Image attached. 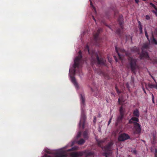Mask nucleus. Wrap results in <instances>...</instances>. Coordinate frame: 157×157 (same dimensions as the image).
I'll return each mask as SVG.
<instances>
[{"instance_id": "nucleus-36", "label": "nucleus", "mask_w": 157, "mask_h": 157, "mask_svg": "<svg viewBox=\"0 0 157 157\" xmlns=\"http://www.w3.org/2000/svg\"><path fill=\"white\" fill-rule=\"evenodd\" d=\"M121 98H119L118 99V102L119 103H120L121 102Z\"/></svg>"}, {"instance_id": "nucleus-39", "label": "nucleus", "mask_w": 157, "mask_h": 157, "mask_svg": "<svg viewBox=\"0 0 157 157\" xmlns=\"http://www.w3.org/2000/svg\"><path fill=\"white\" fill-rule=\"evenodd\" d=\"M121 52H125V54L126 55H127V54H126V52H125V51H124V50H121Z\"/></svg>"}, {"instance_id": "nucleus-8", "label": "nucleus", "mask_w": 157, "mask_h": 157, "mask_svg": "<svg viewBox=\"0 0 157 157\" xmlns=\"http://www.w3.org/2000/svg\"><path fill=\"white\" fill-rule=\"evenodd\" d=\"M134 124L135 125V128L136 131L139 133L141 131V128L140 125L136 122H134Z\"/></svg>"}, {"instance_id": "nucleus-9", "label": "nucleus", "mask_w": 157, "mask_h": 157, "mask_svg": "<svg viewBox=\"0 0 157 157\" xmlns=\"http://www.w3.org/2000/svg\"><path fill=\"white\" fill-rule=\"evenodd\" d=\"M80 99L81 101V107H82V106L83 107L84 106V103L85 102V99L84 96L82 95V94H81Z\"/></svg>"}, {"instance_id": "nucleus-22", "label": "nucleus", "mask_w": 157, "mask_h": 157, "mask_svg": "<svg viewBox=\"0 0 157 157\" xmlns=\"http://www.w3.org/2000/svg\"><path fill=\"white\" fill-rule=\"evenodd\" d=\"M131 151L132 153L134 154H137V151L135 149L132 150Z\"/></svg>"}, {"instance_id": "nucleus-3", "label": "nucleus", "mask_w": 157, "mask_h": 157, "mask_svg": "<svg viewBox=\"0 0 157 157\" xmlns=\"http://www.w3.org/2000/svg\"><path fill=\"white\" fill-rule=\"evenodd\" d=\"M94 154V153L92 152L88 151L87 150L78 152H72L70 154L71 157H77L79 156H82L85 155L86 157H88Z\"/></svg>"}, {"instance_id": "nucleus-2", "label": "nucleus", "mask_w": 157, "mask_h": 157, "mask_svg": "<svg viewBox=\"0 0 157 157\" xmlns=\"http://www.w3.org/2000/svg\"><path fill=\"white\" fill-rule=\"evenodd\" d=\"M79 55L78 57L75 58L74 60V64L73 65L72 67H70L69 71V76L71 80L77 89L78 88V86L76 82L75 79L74 77H73V76L74 75L75 72V68L76 67H78L79 66V64L81 58L80 51H79Z\"/></svg>"}, {"instance_id": "nucleus-35", "label": "nucleus", "mask_w": 157, "mask_h": 157, "mask_svg": "<svg viewBox=\"0 0 157 157\" xmlns=\"http://www.w3.org/2000/svg\"><path fill=\"white\" fill-rule=\"evenodd\" d=\"M96 121V117H94V123H95Z\"/></svg>"}, {"instance_id": "nucleus-20", "label": "nucleus", "mask_w": 157, "mask_h": 157, "mask_svg": "<svg viewBox=\"0 0 157 157\" xmlns=\"http://www.w3.org/2000/svg\"><path fill=\"white\" fill-rule=\"evenodd\" d=\"M118 21L119 22V23L120 25L122 24L123 22V18L122 17H120V19H118Z\"/></svg>"}, {"instance_id": "nucleus-27", "label": "nucleus", "mask_w": 157, "mask_h": 157, "mask_svg": "<svg viewBox=\"0 0 157 157\" xmlns=\"http://www.w3.org/2000/svg\"><path fill=\"white\" fill-rule=\"evenodd\" d=\"M81 134V132H79L77 134V138H79Z\"/></svg>"}, {"instance_id": "nucleus-7", "label": "nucleus", "mask_w": 157, "mask_h": 157, "mask_svg": "<svg viewBox=\"0 0 157 157\" xmlns=\"http://www.w3.org/2000/svg\"><path fill=\"white\" fill-rule=\"evenodd\" d=\"M129 138V136L127 134H123L119 135L118 137V140L120 141H123Z\"/></svg>"}, {"instance_id": "nucleus-41", "label": "nucleus", "mask_w": 157, "mask_h": 157, "mask_svg": "<svg viewBox=\"0 0 157 157\" xmlns=\"http://www.w3.org/2000/svg\"><path fill=\"white\" fill-rule=\"evenodd\" d=\"M152 77V78L153 79H154V81H155V83H156V82H156V81H155V78H154L153 77Z\"/></svg>"}, {"instance_id": "nucleus-6", "label": "nucleus", "mask_w": 157, "mask_h": 157, "mask_svg": "<svg viewBox=\"0 0 157 157\" xmlns=\"http://www.w3.org/2000/svg\"><path fill=\"white\" fill-rule=\"evenodd\" d=\"M148 47V45L147 44H145L144 45L142 48L143 52L141 54L140 56L141 58H148V54L147 52H143V50L145 48H147Z\"/></svg>"}, {"instance_id": "nucleus-13", "label": "nucleus", "mask_w": 157, "mask_h": 157, "mask_svg": "<svg viewBox=\"0 0 157 157\" xmlns=\"http://www.w3.org/2000/svg\"><path fill=\"white\" fill-rule=\"evenodd\" d=\"M155 85H154L152 84H149L148 85L151 88H155L157 89V83H155Z\"/></svg>"}, {"instance_id": "nucleus-26", "label": "nucleus", "mask_w": 157, "mask_h": 157, "mask_svg": "<svg viewBox=\"0 0 157 157\" xmlns=\"http://www.w3.org/2000/svg\"><path fill=\"white\" fill-rule=\"evenodd\" d=\"M123 117V116H122V118H121V116L120 115V117H118V118H117V120L118 121H119L120 120H121L122 119Z\"/></svg>"}, {"instance_id": "nucleus-32", "label": "nucleus", "mask_w": 157, "mask_h": 157, "mask_svg": "<svg viewBox=\"0 0 157 157\" xmlns=\"http://www.w3.org/2000/svg\"><path fill=\"white\" fill-rule=\"evenodd\" d=\"M152 94V101H153V103H154V96H153V94Z\"/></svg>"}, {"instance_id": "nucleus-30", "label": "nucleus", "mask_w": 157, "mask_h": 157, "mask_svg": "<svg viewBox=\"0 0 157 157\" xmlns=\"http://www.w3.org/2000/svg\"><path fill=\"white\" fill-rule=\"evenodd\" d=\"M153 40L155 44H157V42L154 38H153Z\"/></svg>"}, {"instance_id": "nucleus-48", "label": "nucleus", "mask_w": 157, "mask_h": 157, "mask_svg": "<svg viewBox=\"0 0 157 157\" xmlns=\"http://www.w3.org/2000/svg\"><path fill=\"white\" fill-rule=\"evenodd\" d=\"M135 48V49H136V47H135V48Z\"/></svg>"}, {"instance_id": "nucleus-37", "label": "nucleus", "mask_w": 157, "mask_h": 157, "mask_svg": "<svg viewBox=\"0 0 157 157\" xmlns=\"http://www.w3.org/2000/svg\"><path fill=\"white\" fill-rule=\"evenodd\" d=\"M109 155L108 154V153H106L105 154V155L106 157H108V156H109Z\"/></svg>"}, {"instance_id": "nucleus-31", "label": "nucleus", "mask_w": 157, "mask_h": 157, "mask_svg": "<svg viewBox=\"0 0 157 157\" xmlns=\"http://www.w3.org/2000/svg\"><path fill=\"white\" fill-rule=\"evenodd\" d=\"M116 90L117 91V92L118 93V94H119L120 93V92L119 91V90L117 89V88L116 87Z\"/></svg>"}, {"instance_id": "nucleus-14", "label": "nucleus", "mask_w": 157, "mask_h": 157, "mask_svg": "<svg viewBox=\"0 0 157 157\" xmlns=\"http://www.w3.org/2000/svg\"><path fill=\"white\" fill-rule=\"evenodd\" d=\"M85 142V140L83 139H81L79 141L77 142V143L80 145L83 144Z\"/></svg>"}, {"instance_id": "nucleus-17", "label": "nucleus", "mask_w": 157, "mask_h": 157, "mask_svg": "<svg viewBox=\"0 0 157 157\" xmlns=\"http://www.w3.org/2000/svg\"><path fill=\"white\" fill-rule=\"evenodd\" d=\"M97 60L98 64H103L104 63V61L100 60L98 56H97Z\"/></svg>"}, {"instance_id": "nucleus-25", "label": "nucleus", "mask_w": 157, "mask_h": 157, "mask_svg": "<svg viewBox=\"0 0 157 157\" xmlns=\"http://www.w3.org/2000/svg\"><path fill=\"white\" fill-rule=\"evenodd\" d=\"M140 31L141 33H142V26L141 25H140Z\"/></svg>"}, {"instance_id": "nucleus-23", "label": "nucleus", "mask_w": 157, "mask_h": 157, "mask_svg": "<svg viewBox=\"0 0 157 157\" xmlns=\"http://www.w3.org/2000/svg\"><path fill=\"white\" fill-rule=\"evenodd\" d=\"M145 36L147 37V39L148 40V36L147 35V32L146 30H145Z\"/></svg>"}, {"instance_id": "nucleus-33", "label": "nucleus", "mask_w": 157, "mask_h": 157, "mask_svg": "<svg viewBox=\"0 0 157 157\" xmlns=\"http://www.w3.org/2000/svg\"><path fill=\"white\" fill-rule=\"evenodd\" d=\"M98 33H96V35L94 36V37H95V38H96L97 37V36H98Z\"/></svg>"}, {"instance_id": "nucleus-49", "label": "nucleus", "mask_w": 157, "mask_h": 157, "mask_svg": "<svg viewBox=\"0 0 157 157\" xmlns=\"http://www.w3.org/2000/svg\"><path fill=\"white\" fill-rule=\"evenodd\" d=\"M144 92L145 93H146V92H145V91L144 90Z\"/></svg>"}, {"instance_id": "nucleus-38", "label": "nucleus", "mask_w": 157, "mask_h": 157, "mask_svg": "<svg viewBox=\"0 0 157 157\" xmlns=\"http://www.w3.org/2000/svg\"><path fill=\"white\" fill-rule=\"evenodd\" d=\"M90 5L92 6H93V5H92V2L91 1V0H90Z\"/></svg>"}, {"instance_id": "nucleus-18", "label": "nucleus", "mask_w": 157, "mask_h": 157, "mask_svg": "<svg viewBox=\"0 0 157 157\" xmlns=\"http://www.w3.org/2000/svg\"><path fill=\"white\" fill-rule=\"evenodd\" d=\"M115 49H116V52H117V54H118V56H119V58H120V59L121 60H122V59H121V58H122V56H121V54H120L118 52V50H117V47H115Z\"/></svg>"}, {"instance_id": "nucleus-47", "label": "nucleus", "mask_w": 157, "mask_h": 157, "mask_svg": "<svg viewBox=\"0 0 157 157\" xmlns=\"http://www.w3.org/2000/svg\"><path fill=\"white\" fill-rule=\"evenodd\" d=\"M101 29H99V31H101Z\"/></svg>"}, {"instance_id": "nucleus-15", "label": "nucleus", "mask_w": 157, "mask_h": 157, "mask_svg": "<svg viewBox=\"0 0 157 157\" xmlns=\"http://www.w3.org/2000/svg\"><path fill=\"white\" fill-rule=\"evenodd\" d=\"M44 150L45 152L48 154H51L52 153V151L48 148H45Z\"/></svg>"}, {"instance_id": "nucleus-5", "label": "nucleus", "mask_w": 157, "mask_h": 157, "mask_svg": "<svg viewBox=\"0 0 157 157\" xmlns=\"http://www.w3.org/2000/svg\"><path fill=\"white\" fill-rule=\"evenodd\" d=\"M86 118V116L82 111L81 112V119L79 123V126L81 127L82 126V128H84V124Z\"/></svg>"}, {"instance_id": "nucleus-11", "label": "nucleus", "mask_w": 157, "mask_h": 157, "mask_svg": "<svg viewBox=\"0 0 157 157\" xmlns=\"http://www.w3.org/2000/svg\"><path fill=\"white\" fill-rule=\"evenodd\" d=\"M133 114L134 116L139 117V113L138 110L137 109L135 110L133 112Z\"/></svg>"}, {"instance_id": "nucleus-40", "label": "nucleus", "mask_w": 157, "mask_h": 157, "mask_svg": "<svg viewBox=\"0 0 157 157\" xmlns=\"http://www.w3.org/2000/svg\"><path fill=\"white\" fill-rule=\"evenodd\" d=\"M135 2L136 3H138L139 2V0H135Z\"/></svg>"}, {"instance_id": "nucleus-46", "label": "nucleus", "mask_w": 157, "mask_h": 157, "mask_svg": "<svg viewBox=\"0 0 157 157\" xmlns=\"http://www.w3.org/2000/svg\"><path fill=\"white\" fill-rule=\"evenodd\" d=\"M93 18L94 19V20L95 21V20L94 19V17H93Z\"/></svg>"}, {"instance_id": "nucleus-29", "label": "nucleus", "mask_w": 157, "mask_h": 157, "mask_svg": "<svg viewBox=\"0 0 157 157\" xmlns=\"http://www.w3.org/2000/svg\"><path fill=\"white\" fill-rule=\"evenodd\" d=\"M112 118V117H111L108 121V125H109V124L110 123Z\"/></svg>"}, {"instance_id": "nucleus-19", "label": "nucleus", "mask_w": 157, "mask_h": 157, "mask_svg": "<svg viewBox=\"0 0 157 157\" xmlns=\"http://www.w3.org/2000/svg\"><path fill=\"white\" fill-rule=\"evenodd\" d=\"M83 137L85 138H87V133L86 131H85L83 133Z\"/></svg>"}, {"instance_id": "nucleus-16", "label": "nucleus", "mask_w": 157, "mask_h": 157, "mask_svg": "<svg viewBox=\"0 0 157 157\" xmlns=\"http://www.w3.org/2000/svg\"><path fill=\"white\" fill-rule=\"evenodd\" d=\"M120 114L121 116V117L122 116L124 115V110L122 108V107H121L120 108Z\"/></svg>"}, {"instance_id": "nucleus-43", "label": "nucleus", "mask_w": 157, "mask_h": 157, "mask_svg": "<svg viewBox=\"0 0 157 157\" xmlns=\"http://www.w3.org/2000/svg\"><path fill=\"white\" fill-rule=\"evenodd\" d=\"M149 17L148 15H147V16H146L147 19H149Z\"/></svg>"}, {"instance_id": "nucleus-10", "label": "nucleus", "mask_w": 157, "mask_h": 157, "mask_svg": "<svg viewBox=\"0 0 157 157\" xmlns=\"http://www.w3.org/2000/svg\"><path fill=\"white\" fill-rule=\"evenodd\" d=\"M132 121H135L136 122H138L139 121V119L135 117H132L129 121L128 123L130 124H132V123H134V122H133Z\"/></svg>"}, {"instance_id": "nucleus-21", "label": "nucleus", "mask_w": 157, "mask_h": 157, "mask_svg": "<svg viewBox=\"0 0 157 157\" xmlns=\"http://www.w3.org/2000/svg\"><path fill=\"white\" fill-rule=\"evenodd\" d=\"M113 144L112 142H110V143H109L108 144V145L107 147V149H109L110 146L112 145Z\"/></svg>"}, {"instance_id": "nucleus-34", "label": "nucleus", "mask_w": 157, "mask_h": 157, "mask_svg": "<svg viewBox=\"0 0 157 157\" xmlns=\"http://www.w3.org/2000/svg\"><path fill=\"white\" fill-rule=\"evenodd\" d=\"M126 86H127V87L128 89H129V87L128 84V83H127L126 84Z\"/></svg>"}, {"instance_id": "nucleus-44", "label": "nucleus", "mask_w": 157, "mask_h": 157, "mask_svg": "<svg viewBox=\"0 0 157 157\" xmlns=\"http://www.w3.org/2000/svg\"><path fill=\"white\" fill-rule=\"evenodd\" d=\"M114 58H115V60H116V62H117V59H116V57H115V56H114Z\"/></svg>"}, {"instance_id": "nucleus-28", "label": "nucleus", "mask_w": 157, "mask_h": 157, "mask_svg": "<svg viewBox=\"0 0 157 157\" xmlns=\"http://www.w3.org/2000/svg\"><path fill=\"white\" fill-rule=\"evenodd\" d=\"M85 50H87L88 51V52L89 53H90L89 49V47H88V46H86V48H85Z\"/></svg>"}, {"instance_id": "nucleus-42", "label": "nucleus", "mask_w": 157, "mask_h": 157, "mask_svg": "<svg viewBox=\"0 0 157 157\" xmlns=\"http://www.w3.org/2000/svg\"><path fill=\"white\" fill-rule=\"evenodd\" d=\"M152 77V78L153 79H154V81H155V83H156V82H156V81H155V78H154L153 77Z\"/></svg>"}, {"instance_id": "nucleus-4", "label": "nucleus", "mask_w": 157, "mask_h": 157, "mask_svg": "<svg viewBox=\"0 0 157 157\" xmlns=\"http://www.w3.org/2000/svg\"><path fill=\"white\" fill-rule=\"evenodd\" d=\"M129 60L130 62V64L131 70L133 71L134 72L138 68L136 64V60L134 59L130 58Z\"/></svg>"}, {"instance_id": "nucleus-1", "label": "nucleus", "mask_w": 157, "mask_h": 157, "mask_svg": "<svg viewBox=\"0 0 157 157\" xmlns=\"http://www.w3.org/2000/svg\"><path fill=\"white\" fill-rule=\"evenodd\" d=\"M74 143V142H72L68 143L63 147L54 150L53 153L54 154V157H66L67 152L77 150L78 148V147L77 146L72 147L71 149H67V148L72 146Z\"/></svg>"}, {"instance_id": "nucleus-12", "label": "nucleus", "mask_w": 157, "mask_h": 157, "mask_svg": "<svg viewBox=\"0 0 157 157\" xmlns=\"http://www.w3.org/2000/svg\"><path fill=\"white\" fill-rule=\"evenodd\" d=\"M150 5H151L152 6H153L156 10V11L153 10L152 11V12L154 13L157 16V7H156L154 4L151 3H150Z\"/></svg>"}, {"instance_id": "nucleus-45", "label": "nucleus", "mask_w": 157, "mask_h": 157, "mask_svg": "<svg viewBox=\"0 0 157 157\" xmlns=\"http://www.w3.org/2000/svg\"><path fill=\"white\" fill-rule=\"evenodd\" d=\"M109 61L110 62H111V59H109Z\"/></svg>"}, {"instance_id": "nucleus-24", "label": "nucleus", "mask_w": 157, "mask_h": 157, "mask_svg": "<svg viewBox=\"0 0 157 157\" xmlns=\"http://www.w3.org/2000/svg\"><path fill=\"white\" fill-rule=\"evenodd\" d=\"M97 142H98V144L99 145L100 144L103 142L104 141L103 140H99L97 141Z\"/></svg>"}]
</instances>
